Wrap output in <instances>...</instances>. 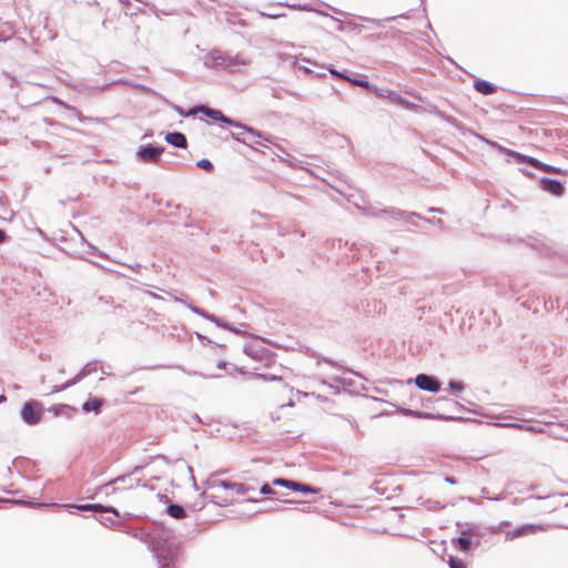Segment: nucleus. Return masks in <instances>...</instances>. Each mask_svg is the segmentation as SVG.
I'll return each mask as SVG.
<instances>
[{
	"label": "nucleus",
	"instance_id": "1",
	"mask_svg": "<svg viewBox=\"0 0 568 568\" xmlns=\"http://www.w3.org/2000/svg\"><path fill=\"white\" fill-rule=\"evenodd\" d=\"M118 530L145 542L156 559L159 568H174L179 548L169 541L168 532L164 529L161 531L159 529L146 530L118 523Z\"/></svg>",
	"mask_w": 568,
	"mask_h": 568
},
{
	"label": "nucleus",
	"instance_id": "2",
	"mask_svg": "<svg viewBox=\"0 0 568 568\" xmlns=\"http://www.w3.org/2000/svg\"><path fill=\"white\" fill-rule=\"evenodd\" d=\"M42 416L43 406L36 399L27 400L20 409V417L28 426L38 425L41 422Z\"/></svg>",
	"mask_w": 568,
	"mask_h": 568
},
{
	"label": "nucleus",
	"instance_id": "3",
	"mask_svg": "<svg viewBox=\"0 0 568 568\" xmlns=\"http://www.w3.org/2000/svg\"><path fill=\"white\" fill-rule=\"evenodd\" d=\"M273 484L303 494H318L321 490L317 487L286 478H276Z\"/></svg>",
	"mask_w": 568,
	"mask_h": 568
},
{
	"label": "nucleus",
	"instance_id": "4",
	"mask_svg": "<svg viewBox=\"0 0 568 568\" xmlns=\"http://www.w3.org/2000/svg\"><path fill=\"white\" fill-rule=\"evenodd\" d=\"M69 508H72L77 511H92L95 513H111L114 517L119 518V510L112 506H104L102 504H71L68 505Z\"/></svg>",
	"mask_w": 568,
	"mask_h": 568
},
{
	"label": "nucleus",
	"instance_id": "5",
	"mask_svg": "<svg viewBox=\"0 0 568 568\" xmlns=\"http://www.w3.org/2000/svg\"><path fill=\"white\" fill-rule=\"evenodd\" d=\"M97 371V363H88L72 379L65 382L63 385L54 386L52 393H59L62 392L78 382H80L82 378H84L87 375L91 374L92 372Z\"/></svg>",
	"mask_w": 568,
	"mask_h": 568
},
{
	"label": "nucleus",
	"instance_id": "6",
	"mask_svg": "<svg viewBox=\"0 0 568 568\" xmlns=\"http://www.w3.org/2000/svg\"><path fill=\"white\" fill-rule=\"evenodd\" d=\"M197 112L204 113L205 115L210 116L213 120L222 121V122L231 124V125L241 126L240 124L235 123L233 120L224 116L223 113L219 110H214V109H210V108L201 105V106L194 108L191 111V113H197Z\"/></svg>",
	"mask_w": 568,
	"mask_h": 568
},
{
	"label": "nucleus",
	"instance_id": "7",
	"mask_svg": "<svg viewBox=\"0 0 568 568\" xmlns=\"http://www.w3.org/2000/svg\"><path fill=\"white\" fill-rule=\"evenodd\" d=\"M162 152L163 148L145 146L138 152V155L143 162L156 163Z\"/></svg>",
	"mask_w": 568,
	"mask_h": 568
},
{
	"label": "nucleus",
	"instance_id": "8",
	"mask_svg": "<svg viewBox=\"0 0 568 568\" xmlns=\"http://www.w3.org/2000/svg\"><path fill=\"white\" fill-rule=\"evenodd\" d=\"M469 534H474V530L470 528L462 531V535L456 539L458 549L464 552H468L473 546H479V540L477 539L476 541H473V539L468 536Z\"/></svg>",
	"mask_w": 568,
	"mask_h": 568
},
{
	"label": "nucleus",
	"instance_id": "9",
	"mask_svg": "<svg viewBox=\"0 0 568 568\" xmlns=\"http://www.w3.org/2000/svg\"><path fill=\"white\" fill-rule=\"evenodd\" d=\"M290 374H291L290 368L283 366V365H280V367L276 368L272 373H254V376L256 378H262L264 381H282Z\"/></svg>",
	"mask_w": 568,
	"mask_h": 568
},
{
	"label": "nucleus",
	"instance_id": "10",
	"mask_svg": "<svg viewBox=\"0 0 568 568\" xmlns=\"http://www.w3.org/2000/svg\"><path fill=\"white\" fill-rule=\"evenodd\" d=\"M540 185H541L542 190H545L554 195H557V196L562 195L565 192L564 185L557 180L544 178L540 180Z\"/></svg>",
	"mask_w": 568,
	"mask_h": 568
},
{
	"label": "nucleus",
	"instance_id": "11",
	"mask_svg": "<svg viewBox=\"0 0 568 568\" xmlns=\"http://www.w3.org/2000/svg\"><path fill=\"white\" fill-rule=\"evenodd\" d=\"M165 513L174 519H184L187 516L186 509L182 505L175 503H170L166 506Z\"/></svg>",
	"mask_w": 568,
	"mask_h": 568
},
{
	"label": "nucleus",
	"instance_id": "12",
	"mask_svg": "<svg viewBox=\"0 0 568 568\" xmlns=\"http://www.w3.org/2000/svg\"><path fill=\"white\" fill-rule=\"evenodd\" d=\"M103 403L104 400L102 398L91 397L82 404V410L85 413L94 412L95 414H99Z\"/></svg>",
	"mask_w": 568,
	"mask_h": 568
},
{
	"label": "nucleus",
	"instance_id": "13",
	"mask_svg": "<svg viewBox=\"0 0 568 568\" xmlns=\"http://www.w3.org/2000/svg\"><path fill=\"white\" fill-rule=\"evenodd\" d=\"M165 140L168 143L178 148L186 146V138L180 132L168 133Z\"/></svg>",
	"mask_w": 568,
	"mask_h": 568
},
{
	"label": "nucleus",
	"instance_id": "14",
	"mask_svg": "<svg viewBox=\"0 0 568 568\" xmlns=\"http://www.w3.org/2000/svg\"><path fill=\"white\" fill-rule=\"evenodd\" d=\"M538 529H539L538 526L527 524V525H521V526L517 527L516 529H514L510 532V535H511V538H518V537H521V536H525L528 534H534Z\"/></svg>",
	"mask_w": 568,
	"mask_h": 568
},
{
	"label": "nucleus",
	"instance_id": "15",
	"mask_svg": "<svg viewBox=\"0 0 568 568\" xmlns=\"http://www.w3.org/2000/svg\"><path fill=\"white\" fill-rule=\"evenodd\" d=\"M530 162V166L541 171V172H545V173H554V174H560L561 173V170L559 168H556V166H551V165H548V164H545L542 162H540L539 160H532V161H529Z\"/></svg>",
	"mask_w": 568,
	"mask_h": 568
},
{
	"label": "nucleus",
	"instance_id": "16",
	"mask_svg": "<svg viewBox=\"0 0 568 568\" xmlns=\"http://www.w3.org/2000/svg\"><path fill=\"white\" fill-rule=\"evenodd\" d=\"M474 88L476 89V91H478L479 93L481 94H493L496 92V88L487 82V81H484V80H478V81H475L474 83Z\"/></svg>",
	"mask_w": 568,
	"mask_h": 568
},
{
	"label": "nucleus",
	"instance_id": "17",
	"mask_svg": "<svg viewBox=\"0 0 568 568\" xmlns=\"http://www.w3.org/2000/svg\"><path fill=\"white\" fill-rule=\"evenodd\" d=\"M131 480H132V478H131V476H130V475H122V476H119V477H116L115 479H113V480H111V481H109V483H106V484L102 485V486L100 487V489H101V490H104V491H105V494L108 495V494H109V491H110V488H112V491H114V490H115V488H113V485H114V484H116V483H126V481H131Z\"/></svg>",
	"mask_w": 568,
	"mask_h": 568
},
{
	"label": "nucleus",
	"instance_id": "18",
	"mask_svg": "<svg viewBox=\"0 0 568 568\" xmlns=\"http://www.w3.org/2000/svg\"><path fill=\"white\" fill-rule=\"evenodd\" d=\"M428 419H443V420H465L463 417H456L453 415L439 414L434 412V408L428 406Z\"/></svg>",
	"mask_w": 568,
	"mask_h": 568
},
{
	"label": "nucleus",
	"instance_id": "19",
	"mask_svg": "<svg viewBox=\"0 0 568 568\" xmlns=\"http://www.w3.org/2000/svg\"><path fill=\"white\" fill-rule=\"evenodd\" d=\"M99 516V521L105 527H115L118 529V523L120 520L114 519L111 516H105L106 513H97Z\"/></svg>",
	"mask_w": 568,
	"mask_h": 568
},
{
	"label": "nucleus",
	"instance_id": "20",
	"mask_svg": "<svg viewBox=\"0 0 568 568\" xmlns=\"http://www.w3.org/2000/svg\"><path fill=\"white\" fill-rule=\"evenodd\" d=\"M50 410L55 415V416H59L61 415L62 413H64L65 410H74L73 407H71L70 405L68 404H55V405H52Z\"/></svg>",
	"mask_w": 568,
	"mask_h": 568
},
{
	"label": "nucleus",
	"instance_id": "21",
	"mask_svg": "<svg viewBox=\"0 0 568 568\" xmlns=\"http://www.w3.org/2000/svg\"><path fill=\"white\" fill-rule=\"evenodd\" d=\"M232 489H234L236 491L237 495H245L246 493L251 491V490H254L253 487L246 485V484H243V483H235L234 485H232Z\"/></svg>",
	"mask_w": 568,
	"mask_h": 568
},
{
	"label": "nucleus",
	"instance_id": "22",
	"mask_svg": "<svg viewBox=\"0 0 568 568\" xmlns=\"http://www.w3.org/2000/svg\"><path fill=\"white\" fill-rule=\"evenodd\" d=\"M440 386L442 383L435 376L428 375V393H437Z\"/></svg>",
	"mask_w": 568,
	"mask_h": 568
},
{
	"label": "nucleus",
	"instance_id": "23",
	"mask_svg": "<svg viewBox=\"0 0 568 568\" xmlns=\"http://www.w3.org/2000/svg\"><path fill=\"white\" fill-rule=\"evenodd\" d=\"M448 566L449 568H467L463 559L454 556H449Z\"/></svg>",
	"mask_w": 568,
	"mask_h": 568
},
{
	"label": "nucleus",
	"instance_id": "24",
	"mask_svg": "<svg viewBox=\"0 0 568 568\" xmlns=\"http://www.w3.org/2000/svg\"><path fill=\"white\" fill-rule=\"evenodd\" d=\"M415 385L420 389V390H426V373H420L418 374L415 379Z\"/></svg>",
	"mask_w": 568,
	"mask_h": 568
},
{
	"label": "nucleus",
	"instance_id": "25",
	"mask_svg": "<svg viewBox=\"0 0 568 568\" xmlns=\"http://www.w3.org/2000/svg\"><path fill=\"white\" fill-rule=\"evenodd\" d=\"M400 413L406 415V416H415V417H419V418H426V413L425 412H420V410H413V409H408V408H402Z\"/></svg>",
	"mask_w": 568,
	"mask_h": 568
},
{
	"label": "nucleus",
	"instance_id": "26",
	"mask_svg": "<svg viewBox=\"0 0 568 568\" xmlns=\"http://www.w3.org/2000/svg\"><path fill=\"white\" fill-rule=\"evenodd\" d=\"M448 388H449V390L452 393H454V392H462V390H464L465 385H464L463 382H459V381H450L448 383Z\"/></svg>",
	"mask_w": 568,
	"mask_h": 568
},
{
	"label": "nucleus",
	"instance_id": "27",
	"mask_svg": "<svg viewBox=\"0 0 568 568\" xmlns=\"http://www.w3.org/2000/svg\"><path fill=\"white\" fill-rule=\"evenodd\" d=\"M509 426L515 427V428H526L527 430H530L532 433H542L544 432L542 428H540V427L524 426L521 424H516V423L509 424Z\"/></svg>",
	"mask_w": 568,
	"mask_h": 568
},
{
	"label": "nucleus",
	"instance_id": "28",
	"mask_svg": "<svg viewBox=\"0 0 568 568\" xmlns=\"http://www.w3.org/2000/svg\"><path fill=\"white\" fill-rule=\"evenodd\" d=\"M511 154L521 163H527L530 165V162L529 161H532V160H536L535 158H530V156H527V155H524V154H520V153H517V152H511Z\"/></svg>",
	"mask_w": 568,
	"mask_h": 568
},
{
	"label": "nucleus",
	"instance_id": "29",
	"mask_svg": "<svg viewBox=\"0 0 568 568\" xmlns=\"http://www.w3.org/2000/svg\"><path fill=\"white\" fill-rule=\"evenodd\" d=\"M197 166L201 168V169H204L205 171H212L213 170V164L209 161V160H200L197 162Z\"/></svg>",
	"mask_w": 568,
	"mask_h": 568
},
{
	"label": "nucleus",
	"instance_id": "30",
	"mask_svg": "<svg viewBox=\"0 0 568 568\" xmlns=\"http://www.w3.org/2000/svg\"><path fill=\"white\" fill-rule=\"evenodd\" d=\"M447 404L450 406V412H460L464 409V406L455 400H447Z\"/></svg>",
	"mask_w": 568,
	"mask_h": 568
},
{
	"label": "nucleus",
	"instance_id": "31",
	"mask_svg": "<svg viewBox=\"0 0 568 568\" xmlns=\"http://www.w3.org/2000/svg\"><path fill=\"white\" fill-rule=\"evenodd\" d=\"M245 131H247L250 134L256 136L257 139L254 140V143L256 144H262L261 141L258 140L260 138H262V135L254 129L252 128H247V126H242Z\"/></svg>",
	"mask_w": 568,
	"mask_h": 568
},
{
	"label": "nucleus",
	"instance_id": "32",
	"mask_svg": "<svg viewBox=\"0 0 568 568\" xmlns=\"http://www.w3.org/2000/svg\"><path fill=\"white\" fill-rule=\"evenodd\" d=\"M260 494L271 495V494H275V490L268 484H264L260 488Z\"/></svg>",
	"mask_w": 568,
	"mask_h": 568
},
{
	"label": "nucleus",
	"instance_id": "33",
	"mask_svg": "<svg viewBox=\"0 0 568 568\" xmlns=\"http://www.w3.org/2000/svg\"><path fill=\"white\" fill-rule=\"evenodd\" d=\"M235 483H231V481H227V480H217L214 483L215 486H219L221 488H224V489H232V485H234Z\"/></svg>",
	"mask_w": 568,
	"mask_h": 568
},
{
	"label": "nucleus",
	"instance_id": "34",
	"mask_svg": "<svg viewBox=\"0 0 568 568\" xmlns=\"http://www.w3.org/2000/svg\"><path fill=\"white\" fill-rule=\"evenodd\" d=\"M349 82H352L355 85L363 87V88H366V89H368L371 87L369 83L367 81H365V80L352 79L351 78Z\"/></svg>",
	"mask_w": 568,
	"mask_h": 568
},
{
	"label": "nucleus",
	"instance_id": "35",
	"mask_svg": "<svg viewBox=\"0 0 568 568\" xmlns=\"http://www.w3.org/2000/svg\"><path fill=\"white\" fill-rule=\"evenodd\" d=\"M331 73H332L334 77L338 78V79H344V80H346V81H351V78H349V77H347V75L343 74V73H342V72H339V71L331 70Z\"/></svg>",
	"mask_w": 568,
	"mask_h": 568
},
{
	"label": "nucleus",
	"instance_id": "36",
	"mask_svg": "<svg viewBox=\"0 0 568 568\" xmlns=\"http://www.w3.org/2000/svg\"><path fill=\"white\" fill-rule=\"evenodd\" d=\"M444 480H445L446 483L450 484V485H456V484H457V479H456L455 477H453V476H446V477L444 478Z\"/></svg>",
	"mask_w": 568,
	"mask_h": 568
},
{
	"label": "nucleus",
	"instance_id": "37",
	"mask_svg": "<svg viewBox=\"0 0 568 568\" xmlns=\"http://www.w3.org/2000/svg\"><path fill=\"white\" fill-rule=\"evenodd\" d=\"M158 497H159L160 501H162V503L169 501V497L164 494H159Z\"/></svg>",
	"mask_w": 568,
	"mask_h": 568
},
{
	"label": "nucleus",
	"instance_id": "38",
	"mask_svg": "<svg viewBox=\"0 0 568 568\" xmlns=\"http://www.w3.org/2000/svg\"><path fill=\"white\" fill-rule=\"evenodd\" d=\"M13 503L14 504H21V505H29V506H31V505L33 506L34 505V503H32V501H23V500H14Z\"/></svg>",
	"mask_w": 568,
	"mask_h": 568
},
{
	"label": "nucleus",
	"instance_id": "39",
	"mask_svg": "<svg viewBox=\"0 0 568 568\" xmlns=\"http://www.w3.org/2000/svg\"><path fill=\"white\" fill-rule=\"evenodd\" d=\"M231 135H232V138H233V139H235V140H237V141H241V142H243L244 144H247V145H248V143H247L245 140H241V139H240L235 133H231Z\"/></svg>",
	"mask_w": 568,
	"mask_h": 568
},
{
	"label": "nucleus",
	"instance_id": "40",
	"mask_svg": "<svg viewBox=\"0 0 568 568\" xmlns=\"http://www.w3.org/2000/svg\"><path fill=\"white\" fill-rule=\"evenodd\" d=\"M191 480H192V485H193L194 489L197 490L199 487H197V484H196L194 475H192Z\"/></svg>",
	"mask_w": 568,
	"mask_h": 568
},
{
	"label": "nucleus",
	"instance_id": "41",
	"mask_svg": "<svg viewBox=\"0 0 568 568\" xmlns=\"http://www.w3.org/2000/svg\"><path fill=\"white\" fill-rule=\"evenodd\" d=\"M6 240V234L2 230H0V244L3 243Z\"/></svg>",
	"mask_w": 568,
	"mask_h": 568
},
{
	"label": "nucleus",
	"instance_id": "42",
	"mask_svg": "<svg viewBox=\"0 0 568 568\" xmlns=\"http://www.w3.org/2000/svg\"><path fill=\"white\" fill-rule=\"evenodd\" d=\"M326 363H328L329 365H334V361L331 358V357H322Z\"/></svg>",
	"mask_w": 568,
	"mask_h": 568
},
{
	"label": "nucleus",
	"instance_id": "43",
	"mask_svg": "<svg viewBox=\"0 0 568 568\" xmlns=\"http://www.w3.org/2000/svg\"><path fill=\"white\" fill-rule=\"evenodd\" d=\"M226 365H227V364H226L225 362H219V363L216 364L217 368H225V367H226Z\"/></svg>",
	"mask_w": 568,
	"mask_h": 568
},
{
	"label": "nucleus",
	"instance_id": "44",
	"mask_svg": "<svg viewBox=\"0 0 568 568\" xmlns=\"http://www.w3.org/2000/svg\"><path fill=\"white\" fill-rule=\"evenodd\" d=\"M233 369L234 371H239L241 374H244L245 372L243 371V367L239 368L236 366H233Z\"/></svg>",
	"mask_w": 568,
	"mask_h": 568
},
{
	"label": "nucleus",
	"instance_id": "45",
	"mask_svg": "<svg viewBox=\"0 0 568 568\" xmlns=\"http://www.w3.org/2000/svg\"><path fill=\"white\" fill-rule=\"evenodd\" d=\"M187 471L190 473V476L192 477L193 475V468L191 466H187Z\"/></svg>",
	"mask_w": 568,
	"mask_h": 568
},
{
	"label": "nucleus",
	"instance_id": "46",
	"mask_svg": "<svg viewBox=\"0 0 568 568\" xmlns=\"http://www.w3.org/2000/svg\"><path fill=\"white\" fill-rule=\"evenodd\" d=\"M193 418H194L195 420H197L199 423H202V420H201V418L199 417V415H196V414H195V415L193 416Z\"/></svg>",
	"mask_w": 568,
	"mask_h": 568
},
{
	"label": "nucleus",
	"instance_id": "47",
	"mask_svg": "<svg viewBox=\"0 0 568 568\" xmlns=\"http://www.w3.org/2000/svg\"><path fill=\"white\" fill-rule=\"evenodd\" d=\"M425 531H426V528L424 527V528H422V530H420L419 535H420L422 537H424V536H425Z\"/></svg>",
	"mask_w": 568,
	"mask_h": 568
},
{
	"label": "nucleus",
	"instance_id": "48",
	"mask_svg": "<svg viewBox=\"0 0 568 568\" xmlns=\"http://www.w3.org/2000/svg\"><path fill=\"white\" fill-rule=\"evenodd\" d=\"M265 358L267 359V362H266V364H265V365H266L267 367H270V361H271V358H272V357L266 356Z\"/></svg>",
	"mask_w": 568,
	"mask_h": 568
},
{
	"label": "nucleus",
	"instance_id": "49",
	"mask_svg": "<svg viewBox=\"0 0 568 568\" xmlns=\"http://www.w3.org/2000/svg\"><path fill=\"white\" fill-rule=\"evenodd\" d=\"M7 397L4 395H0V403L4 402Z\"/></svg>",
	"mask_w": 568,
	"mask_h": 568
},
{
	"label": "nucleus",
	"instance_id": "50",
	"mask_svg": "<svg viewBox=\"0 0 568 568\" xmlns=\"http://www.w3.org/2000/svg\"><path fill=\"white\" fill-rule=\"evenodd\" d=\"M140 469H141V468H140L139 466H136V467L133 469V471H132V473H133V474H134V473H138Z\"/></svg>",
	"mask_w": 568,
	"mask_h": 568
},
{
	"label": "nucleus",
	"instance_id": "51",
	"mask_svg": "<svg viewBox=\"0 0 568 568\" xmlns=\"http://www.w3.org/2000/svg\"><path fill=\"white\" fill-rule=\"evenodd\" d=\"M488 499H494V500H499L498 497H495V498H491V497H487Z\"/></svg>",
	"mask_w": 568,
	"mask_h": 568
},
{
	"label": "nucleus",
	"instance_id": "52",
	"mask_svg": "<svg viewBox=\"0 0 568 568\" xmlns=\"http://www.w3.org/2000/svg\"><path fill=\"white\" fill-rule=\"evenodd\" d=\"M565 527H566V528H568V525H567V526H565Z\"/></svg>",
	"mask_w": 568,
	"mask_h": 568
}]
</instances>
